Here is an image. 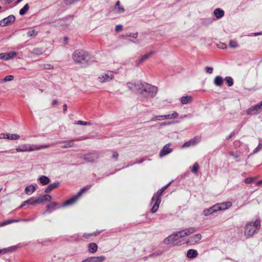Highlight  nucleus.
<instances>
[{
	"label": "nucleus",
	"instance_id": "16",
	"mask_svg": "<svg viewBox=\"0 0 262 262\" xmlns=\"http://www.w3.org/2000/svg\"><path fill=\"white\" fill-rule=\"evenodd\" d=\"M15 20V17L14 15H9L7 17L3 19L0 21V25L1 26H6L13 23Z\"/></svg>",
	"mask_w": 262,
	"mask_h": 262
},
{
	"label": "nucleus",
	"instance_id": "7",
	"mask_svg": "<svg viewBox=\"0 0 262 262\" xmlns=\"http://www.w3.org/2000/svg\"><path fill=\"white\" fill-rule=\"evenodd\" d=\"M256 231L255 227L252 225V223H248L245 227L244 235L247 238L251 237Z\"/></svg>",
	"mask_w": 262,
	"mask_h": 262
},
{
	"label": "nucleus",
	"instance_id": "11",
	"mask_svg": "<svg viewBox=\"0 0 262 262\" xmlns=\"http://www.w3.org/2000/svg\"><path fill=\"white\" fill-rule=\"evenodd\" d=\"M48 147V145H41L36 146L34 149H32L31 147L28 148L26 145H23L21 147H16L15 149L17 152H26L31 151L34 150H39Z\"/></svg>",
	"mask_w": 262,
	"mask_h": 262
},
{
	"label": "nucleus",
	"instance_id": "62",
	"mask_svg": "<svg viewBox=\"0 0 262 262\" xmlns=\"http://www.w3.org/2000/svg\"><path fill=\"white\" fill-rule=\"evenodd\" d=\"M7 225V224L6 221H5V222H3L1 223L0 227L4 226H6Z\"/></svg>",
	"mask_w": 262,
	"mask_h": 262
},
{
	"label": "nucleus",
	"instance_id": "4",
	"mask_svg": "<svg viewBox=\"0 0 262 262\" xmlns=\"http://www.w3.org/2000/svg\"><path fill=\"white\" fill-rule=\"evenodd\" d=\"M163 193V192L160 191V189L158 190L157 192L154 195L151 199V204L155 202L154 205L152 207L150 211L152 213H155L159 207L160 204L161 203V195Z\"/></svg>",
	"mask_w": 262,
	"mask_h": 262
},
{
	"label": "nucleus",
	"instance_id": "19",
	"mask_svg": "<svg viewBox=\"0 0 262 262\" xmlns=\"http://www.w3.org/2000/svg\"><path fill=\"white\" fill-rule=\"evenodd\" d=\"M58 205V203L56 202H51L50 204L47 206L46 212H51V211L57 208V206ZM58 208H59V207H58Z\"/></svg>",
	"mask_w": 262,
	"mask_h": 262
},
{
	"label": "nucleus",
	"instance_id": "18",
	"mask_svg": "<svg viewBox=\"0 0 262 262\" xmlns=\"http://www.w3.org/2000/svg\"><path fill=\"white\" fill-rule=\"evenodd\" d=\"M170 144L168 143L163 147L159 154V156L160 157H163L172 152V149L170 147Z\"/></svg>",
	"mask_w": 262,
	"mask_h": 262
},
{
	"label": "nucleus",
	"instance_id": "51",
	"mask_svg": "<svg viewBox=\"0 0 262 262\" xmlns=\"http://www.w3.org/2000/svg\"><path fill=\"white\" fill-rule=\"evenodd\" d=\"M122 29V26L121 25H117L115 27V31L117 32L120 31Z\"/></svg>",
	"mask_w": 262,
	"mask_h": 262
},
{
	"label": "nucleus",
	"instance_id": "41",
	"mask_svg": "<svg viewBox=\"0 0 262 262\" xmlns=\"http://www.w3.org/2000/svg\"><path fill=\"white\" fill-rule=\"evenodd\" d=\"M37 34L38 32L35 30L29 31L27 33L28 35L30 37L36 36L37 35Z\"/></svg>",
	"mask_w": 262,
	"mask_h": 262
},
{
	"label": "nucleus",
	"instance_id": "21",
	"mask_svg": "<svg viewBox=\"0 0 262 262\" xmlns=\"http://www.w3.org/2000/svg\"><path fill=\"white\" fill-rule=\"evenodd\" d=\"M139 83H132V82H128L127 83V85L128 88L130 90H131L133 92H136L138 93V86H139Z\"/></svg>",
	"mask_w": 262,
	"mask_h": 262
},
{
	"label": "nucleus",
	"instance_id": "39",
	"mask_svg": "<svg viewBox=\"0 0 262 262\" xmlns=\"http://www.w3.org/2000/svg\"><path fill=\"white\" fill-rule=\"evenodd\" d=\"M199 168V165L198 163H195L191 168L193 173H196Z\"/></svg>",
	"mask_w": 262,
	"mask_h": 262
},
{
	"label": "nucleus",
	"instance_id": "15",
	"mask_svg": "<svg viewBox=\"0 0 262 262\" xmlns=\"http://www.w3.org/2000/svg\"><path fill=\"white\" fill-rule=\"evenodd\" d=\"M202 238V235L201 234H196L193 236H190L187 241V244H190L191 245H194L199 242Z\"/></svg>",
	"mask_w": 262,
	"mask_h": 262
},
{
	"label": "nucleus",
	"instance_id": "29",
	"mask_svg": "<svg viewBox=\"0 0 262 262\" xmlns=\"http://www.w3.org/2000/svg\"><path fill=\"white\" fill-rule=\"evenodd\" d=\"M88 249L89 252L92 253H94L97 251L98 246L96 244L94 243H91L89 244Z\"/></svg>",
	"mask_w": 262,
	"mask_h": 262
},
{
	"label": "nucleus",
	"instance_id": "34",
	"mask_svg": "<svg viewBox=\"0 0 262 262\" xmlns=\"http://www.w3.org/2000/svg\"><path fill=\"white\" fill-rule=\"evenodd\" d=\"M6 136V138L11 140H17L20 138V136L17 134H11L7 133Z\"/></svg>",
	"mask_w": 262,
	"mask_h": 262
},
{
	"label": "nucleus",
	"instance_id": "37",
	"mask_svg": "<svg viewBox=\"0 0 262 262\" xmlns=\"http://www.w3.org/2000/svg\"><path fill=\"white\" fill-rule=\"evenodd\" d=\"M225 79L228 86H231L233 85V81L231 77L227 76Z\"/></svg>",
	"mask_w": 262,
	"mask_h": 262
},
{
	"label": "nucleus",
	"instance_id": "1",
	"mask_svg": "<svg viewBox=\"0 0 262 262\" xmlns=\"http://www.w3.org/2000/svg\"><path fill=\"white\" fill-rule=\"evenodd\" d=\"M158 93V88L146 82H140L138 86V94L146 98L155 97Z\"/></svg>",
	"mask_w": 262,
	"mask_h": 262
},
{
	"label": "nucleus",
	"instance_id": "57",
	"mask_svg": "<svg viewBox=\"0 0 262 262\" xmlns=\"http://www.w3.org/2000/svg\"><path fill=\"white\" fill-rule=\"evenodd\" d=\"M218 47L219 48L223 49H225L226 48V46L224 43H221V45H218Z\"/></svg>",
	"mask_w": 262,
	"mask_h": 262
},
{
	"label": "nucleus",
	"instance_id": "22",
	"mask_svg": "<svg viewBox=\"0 0 262 262\" xmlns=\"http://www.w3.org/2000/svg\"><path fill=\"white\" fill-rule=\"evenodd\" d=\"M198 255V253L196 250L189 249L187 251V256L188 258L192 259L196 257Z\"/></svg>",
	"mask_w": 262,
	"mask_h": 262
},
{
	"label": "nucleus",
	"instance_id": "35",
	"mask_svg": "<svg viewBox=\"0 0 262 262\" xmlns=\"http://www.w3.org/2000/svg\"><path fill=\"white\" fill-rule=\"evenodd\" d=\"M262 149V139L259 140L257 146L253 150L252 155L255 154L259 152Z\"/></svg>",
	"mask_w": 262,
	"mask_h": 262
},
{
	"label": "nucleus",
	"instance_id": "30",
	"mask_svg": "<svg viewBox=\"0 0 262 262\" xmlns=\"http://www.w3.org/2000/svg\"><path fill=\"white\" fill-rule=\"evenodd\" d=\"M223 83V78L220 76H217L214 80V83L216 86H221Z\"/></svg>",
	"mask_w": 262,
	"mask_h": 262
},
{
	"label": "nucleus",
	"instance_id": "50",
	"mask_svg": "<svg viewBox=\"0 0 262 262\" xmlns=\"http://www.w3.org/2000/svg\"><path fill=\"white\" fill-rule=\"evenodd\" d=\"M205 70H206V72L209 74H212L213 72V68L211 67H207L205 68Z\"/></svg>",
	"mask_w": 262,
	"mask_h": 262
},
{
	"label": "nucleus",
	"instance_id": "58",
	"mask_svg": "<svg viewBox=\"0 0 262 262\" xmlns=\"http://www.w3.org/2000/svg\"><path fill=\"white\" fill-rule=\"evenodd\" d=\"M119 156L117 152H114L113 154V158L117 159Z\"/></svg>",
	"mask_w": 262,
	"mask_h": 262
},
{
	"label": "nucleus",
	"instance_id": "46",
	"mask_svg": "<svg viewBox=\"0 0 262 262\" xmlns=\"http://www.w3.org/2000/svg\"><path fill=\"white\" fill-rule=\"evenodd\" d=\"M229 46L231 48H235L237 47V44L235 41L231 40L229 42Z\"/></svg>",
	"mask_w": 262,
	"mask_h": 262
},
{
	"label": "nucleus",
	"instance_id": "27",
	"mask_svg": "<svg viewBox=\"0 0 262 262\" xmlns=\"http://www.w3.org/2000/svg\"><path fill=\"white\" fill-rule=\"evenodd\" d=\"M213 13L217 19L222 18L224 15V11L220 8L215 9Z\"/></svg>",
	"mask_w": 262,
	"mask_h": 262
},
{
	"label": "nucleus",
	"instance_id": "20",
	"mask_svg": "<svg viewBox=\"0 0 262 262\" xmlns=\"http://www.w3.org/2000/svg\"><path fill=\"white\" fill-rule=\"evenodd\" d=\"M217 211V210L216 209V207H215V205H214L213 206L210 207L209 208L205 209L203 211V214L205 216H207Z\"/></svg>",
	"mask_w": 262,
	"mask_h": 262
},
{
	"label": "nucleus",
	"instance_id": "47",
	"mask_svg": "<svg viewBox=\"0 0 262 262\" xmlns=\"http://www.w3.org/2000/svg\"><path fill=\"white\" fill-rule=\"evenodd\" d=\"M53 66L50 64H46L43 65V68L46 70L53 69Z\"/></svg>",
	"mask_w": 262,
	"mask_h": 262
},
{
	"label": "nucleus",
	"instance_id": "53",
	"mask_svg": "<svg viewBox=\"0 0 262 262\" xmlns=\"http://www.w3.org/2000/svg\"><path fill=\"white\" fill-rule=\"evenodd\" d=\"M91 185L87 186L81 188L80 190H81L83 193L87 191L91 187Z\"/></svg>",
	"mask_w": 262,
	"mask_h": 262
},
{
	"label": "nucleus",
	"instance_id": "49",
	"mask_svg": "<svg viewBox=\"0 0 262 262\" xmlns=\"http://www.w3.org/2000/svg\"><path fill=\"white\" fill-rule=\"evenodd\" d=\"M20 220L19 219L18 220H9L6 221L7 224H10L13 223H17L20 222Z\"/></svg>",
	"mask_w": 262,
	"mask_h": 262
},
{
	"label": "nucleus",
	"instance_id": "44",
	"mask_svg": "<svg viewBox=\"0 0 262 262\" xmlns=\"http://www.w3.org/2000/svg\"><path fill=\"white\" fill-rule=\"evenodd\" d=\"M33 53L37 55H41L42 53V50L40 48H35L33 51Z\"/></svg>",
	"mask_w": 262,
	"mask_h": 262
},
{
	"label": "nucleus",
	"instance_id": "28",
	"mask_svg": "<svg viewBox=\"0 0 262 262\" xmlns=\"http://www.w3.org/2000/svg\"><path fill=\"white\" fill-rule=\"evenodd\" d=\"M38 199L39 201V204H40L45 202H50L52 199V197L49 194H45L41 197L38 198Z\"/></svg>",
	"mask_w": 262,
	"mask_h": 262
},
{
	"label": "nucleus",
	"instance_id": "40",
	"mask_svg": "<svg viewBox=\"0 0 262 262\" xmlns=\"http://www.w3.org/2000/svg\"><path fill=\"white\" fill-rule=\"evenodd\" d=\"M6 53H7V60H9L10 59L13 58L17 54L16 52H11Z\"/></svg>",
	"mask_w": 262,
	"mask_h": 262
},
{
	"label": "nucleus",
	"instance_id": "3",
	"mask_svg": "<svg viewBox=\"0 0 262 262\" xmlns=\"http://www.w3.org/2000/svg\"><path fill=\"white\" fill-rule=\"evenodd\" d=\"M88 138L89 137L88 136H84L78 138H75L74 139L68 140L61 141L60 142V143L63 144V145L61 146V148L63 149L76 147H77V146L74 144V141H82Z\"/></svg>",
	"mask_w": 262,
	"mask_h": 262
},
{
	"label": "nucleus",
	"instance_id": "2",
	"mask_svg": "<svg viewBox=\"0 0 262 262\" xmlns=\"http://www.w3.org/2000/svg\"><path fill=\"white\" fill-rule=\"evenodd\" d=\"M91 58L90 54L85 51L77 50L72 54L73 60L77 63L88 61Z\"/></svg>",
	"mask_w": 262,
	"mask_h": 262
},
{
	"label": "nucleus",
	"instance_id": "23",
	"mask_svg": "<svg viewBox=\"0 0 262 262\" xmlns=\"http://www.w3.org/2000/svg\"><path fill=\"white\" fill-rule=\"evenodd\" d=\"M192 101V97L191 96H185L181 98V102L183 104H187Z\"/></svg>",
	"mask_w": 262,
	"mask_h": 262
},
{
	"label": "nucleus",
	"instance_id": "8",
	"mask_svg": "<svg viewBox=\"0 0 262 262\" xmlns=\"http://www.w3.org/2000/svg\"><path fill=\"white\" fill-rule=\"evenodd\" d=\"M262 111V101L257 104L252 106L249 108L246 113L249 115H256Z\"/></svg>",
	"mask_w": 262,
	"mask_h": 262
},
{
	"label": "nucleus",
	"instance_id": "13",
	"mask_svg": "<svg viewBox=\"0 0 262 262\" xmlns=\"http://www.w3.org/2000/svg\"><path fill=\"white\" fill-rule=\"evenodd\" d=\"M82 193L83 192L81 190H79L76 195H75L72 198L65 201L60 207H63L64 206L74 204L78 200V199L80 197Z\"/></svg>",
	"mask_w": 262,
	"mask_h": 262
},
{
	"label": "nucleus",
	"instance_id": "6",
	"mask_svg": "<svg viewBox=\"0 0 262 262\" xmlns=\"http://www.w3.org/2000/svg\"><path fill=\"white\" fill-rule=\"evenodd\" d=\"M195 232V229L193 227L188 228L184 230H182L177 232H175L176 236L178 239L188 236Z\"/></svg>",
	"mask_w": 262,
	"mask_h": 262
},
{
	"label": "nucleus",
	"instance_id": "60",
	"mask_svg": "<svg viewBox=\"0 0 262 262\" xmlns=\"http://www.w3.org/2000/svg\"><path fill=\"white\" fill-rule=\"evenodd\" d=\"M94 235V234H87L85 233V234H83V237H84L85 238H88L90 236H92V235Z\"/></svg>",
	"mask_w": 262,
	"mask_h": 262
},
{
	"label": "nucleus",
	"instance_id": "32",
	"mask_svg": "<svg viewBox=\"0 0 262 262\" xmlns=\"http://www.w3.org/2000/svg\"><path fill=\"white\" fill-rule=\"evenodd\" d=\"M114 9L118 13H122L124 12V9L120 6L119 1L116 2Z\"/></svg>",
	"mask_w": 262,
	"mask_h": 262
},
{
	"label": "nucleus",
	"instance_id": "33",
	"mask_svg": "<svg viewBox=\"0 0 262 262\" xmlns=\"http://www.w3.org/2000/svg\"><path fill=\"white\" fill-rule=\"evenodd\" d=\"M25 203H27L28 205H35L37 204H39V201L38 198L36 199H34L33 198H31L30 199L25 201Z\"/></svg>",
	"mask_w": 262,
	"mask_h": 262
},
{
	"label": "nucleus",
	"instance_id": "43",
	"mask_svg": "<svg viewBox=\"0 0 262 262\" xmlns=\"http://www.w3.org/2000/svg\"><path fill=\"white\" fill-rule=\"evenodd\" d=\"M74 124H77V125H86L90 124V123L88 122L80 121V120L78 121H75L74 123Z\"/></svg>",
	"mask_w": 262,
	"mask_h": 262
},
{
	"label": "nucleus",
	"instance_id": "25",
	"mask_svg": "<svg viewBox=\"0 0 262 262\" xmlns=\"http://www.w3.org/2000/svg\"><path fill=\"white\" fill-rule=\"evenodd\" d=\"M36 187L35 185L31 184L25 188V191L27 194L31 195L35 190Z\"/></svg>",
	"mask_w": 262,
	"mask_h": 262
},
{
	"label": "nucleus",
	"instance_id": "26",
	"mask_svg": "<svg viewBox=\"0 0 262 262\" xmlns=\"http://www.w3.org/2000/svg\"><path fill=\"white\" fill-rule=\"evenodd\" d=\"M59 184V182H55L52 184H50L48 186V187L46 188L45 192L46 193H48L51 191L53 189L56 188L58 186Z\"/></svg>",
	"mask_w": 262,
	"mask_h": 262
},
{
	"label": "nucleus",
	"instance_id": "14",
	"mask_svg": "<svg viewBox=\"0 0 262 262\" xmlns=\"http://www.w3.org/2000/svg\"><path fill=\"white\" fill-rule=\"evenodd\" d=\"M104 256H92L88 257L81 261V262H103L105 260Z\"/></svg>",
	"mask_w": 262,
	"mask_h": 262
},
{
	"label": "nucleus",
	"instance_id": "10",
	"mask_svg": "<svg viewBox=\"0 0 262 262\" xmlns=\"http://www.w3.org/2000/svg\"><path fill=\"white\" fill-rule=\"evenodd\" d=\"M178 116V114L176 112H174L171 114L161 115V116H154L151 120L153 121H162L164 120L174 119Z\"/></svg>",
	"mask_w": 262,
	"mask_h": 262
},
{
	"label": "nucleus",
	"instance_id": "31",
	"mask_svg": "<svg viewBox=\"0 0 262 262\" xmlns=\"http://www.w3.org/2000/svg\"><path fill=\"white\" fill-rule=\"evenodd\" d=\"M39 181L42 185H45L49 183L50 179L47 176H41L39 177Z\"/></svg>",
	"mask_w": 262,
	"mask_h": 262
},
{
	"label": "nucleus",
	"instance_id": "17",
	"mask_svg": "<svg viewBox=\"0 0 262 262\" xmlns=\"http://www.w3.org/2000/svg\"><path fill=\"white\" fill-rule=\"evenodd\" d=\"M215 207H216V209L217 211L225 210L232 206V203L231 202H226L222 203H219L215 205Z\"/></svg>",
	"mask_w": 262,
	"mask_h": 262
},
{
	"label": "nucleus",
	"instance_id": "54",
	"mask_svg": "<svg viewBox=\"0 0 262 262\" xmlns=\"http://www.w3.org/2000/svg\"><path fill=\"white\" fill-rule=\"evenodd\" d=\"M170 182L163 186L161 189H160V191L162 192H164V191L167 188V187L170 184Z\"/></svg>",
	"mask_w": 262,
	"mask_h": 262
},
{
	"label": "nucleus",
	"instance_id": "12",
	"mask_svg": "<svg viewBox=\"0 0 262 262\" xmlns=\"http://www.w3.org/2000/svg\"><path fill=\"white\" fill-rule=\"evenodd\" d=\"M201 141L200 136H195L193 138L189 140V141L185 142L182 146V148H186L191 146H194L199 143Z\"/></svg>",
	"mask_w": 262,
	"mask_h": 262
},
{
	"label": "nucleus",
	"instance_id": "63",
	"mask_svg": "<svg viewBox=\"0 0 262 262\" xmlns=\"http://www.w3.org/2000/svg\"><path fill=\"white\" fill-rule=\"evenodd\" d=\"M67 104H64L63 105V110L64 111H67Z\"/></svg>",
	"mask_w": 262,
	"mask_h": 262
},
{
	"label": "nucleus",
	"instance_id": "61",
	"mask_svg": "<svg viewBox=\"0 0 262 262\" xmlns=\"http://www.w3.org/2000/svg\"><path fill=\"white\" fill-rule=\"evenodd\" d=\"M234 135V132H232L229 135V136L228 137V138H227V139L231 138L232 136H233Z\"/></svg>",
	"mask_w": 262,
	"mask_h": 262
},
{
	"label": "nucleus",
	"instance_id": "38",
	"mask_svg": "<svg viewBox=\"0 0 262 262\" xmlns=\"http://www.w3.org/2000/svg\"><path fill=\"white\" fill-rule=\"evenodd\" d=\"M14 79V76L12 75H9L5 77V78L2 80L3 82H7L10 81Z\"/></svg>",
	"mask_w": 262,
	"mask_h": 262
},
{
	"label": "nucleus",
	"instance_id": "36",
	"mask_svg": "<svg viewBox=\"0 0 262 262\" xmlns=\"http://www.w3.org/2000/svg\"><path fill=\"white\" fill-rule=\"evenodd\" d=\"M29 7L28 4H26L19 11V14L23 15L25 14L29 10Z\"/></svg>",
	"mask_w": 262,
	"mask_h": 262
},
{
	"label": "nucleus",
	"instance_id": "24",
	"mask_svg": "<svg viewBox=\"0 0 262 262\" xmlns=\"http://www.w3.org/2000/svg\"><path fill=\"white\" fill-rule=\"evenodd\" d=\"M154 52L153 51H151L149 53L144 55L137 63V66H138L140 64L142 63L145 60L148 59L154 54Z\"/></svg>",
	"mask_w": 262,
	"mask_h": 262
},
{
	"label": "nucleus",
	"instance_id": "56",
	"mask_svg": "<svg viewBox=\"0 0 262 262\" xmlns=\"http://www.w3.org/2000/svg\"><path fill=\"white\" fill-rule=\"evenodd\" d=\"M230 155L232 156L234 158L236 159L238 157V156L237 154L234 153V152H231Z\"/></svg>",
	"mask_w": 262,
	"mask_h": 262
},
{
	"label": "nucleus",
	"instance_id": "59",
	"mask_svg": "<svg viewBox=\"0 0 262 262\" xmlns=\"http://www.w3.org/2000/svg\"><path fill=\"white\" fill-rule=\"evenodd\" d=\"M6 136V134H0V139H5Z\"/></svg>",
	"mask_w": 262,
	"mask_h": 262
},
{
	"label": "nucleus",
	"instance_id": "64",
	"mask_svg": "<svg viewBox=\"0 0 262 262\" xmlns=\"http://www.w3.org/2000/svg\"><path fill=\"white\" fill-rule=\"evenodd\" d=\"M262 184V180H260V181H258V182H257L256 183V185H259L260 184Z\"/></svg>",
	"mask_w": 262,
	"mask_h": 262
},
{
	"label": "nucleus",
	"instance_id": "5",
	"mask_svg": "<svg viewBox=\"0 0 262 262\" xmlns=\"http://www.w3.org/2000/svg\"><path fill=\"white\" fill-rule=\"evenodd\" d=\"M179 239L176 236L175 232H173L168 236L166 237L163 241V243L165 245H169L173 244L175 246H181L182 244L180 241H178Z\"/></svg>",
	"mask_w": 262,
	"mask_h": 262
},
{
	"label": "nucleus",
	"instance_id": "48",
	"mask_svg": "<svg viewBox=\"0 0 262 262\" xmlns=\"http://www.w3.org/2000/svg\"><path fill=\"white\" fill-rule=\"evenodd\" d=\"M0 59H4L7 60V53H0Z\"/></svg>",
	"mask_w": 262,
	"mask_h": 262
},
{
	"label": "nucleus",
	"instance_id": "42",
	"mask_svg": "<svg viewBox=\"0 0 262 262\" xmlns=\"http://www.w3.org/2000/svg\"><path fill=\"white\" fill-rule=\"evenodd\" d=\"M252 225L255 227V229L257 230L260 228V222L259 220H256L254 222V223H252Z\"/></svg>",
	"mask_w": 262,
	"mask_h": 262
},
{
	"label": "nucleus",
	"instance_id": "55",
	"mask_svg": "<svg viewBox=\"0 0 262 262\" xmlns=\"http://www.w3.org/2000/svg\"><path fill=\"white\" fill-rule=\"evenodd\" d=\"M2 152V153H10V154H14V152L13 151V150H5V151H0V153Z\"/></svg>",
	"mask_w": 262,
	"mask_h": 262
},
{
	"label": "nucleus",
	"instance_id": "45",
	"mask_svg": "<svg viewBox=\"0 0 262 262\" xmlns=\"http://www.w3.org/2000/svg\"><path fill=\"white\" fill-rule=\"evenodd\" d=\"M254 180V178L252 177L247 178L244 180V182L246 184H250Z\"/></svg>",
	"mask_w": 262,
	"mask_h": 262
},
{
	"label": "nucleus",
	"instance_id": "52",
	"mask_svg": "<svg viewBox=\"0 0 262 262\" xmlns=\"http://www.w3.org/2000/svg\"><path fill=\"white\" fill-rule=\"evenodd\" d=\"M144 161V159H141L140 160L138 161H136L134 163H133V164L129 165V166H132L133 165H135V164H140V163H142L143 161ZM129 166V165H127V167Z\"/></svg>",
	"mask_w": 262,
	"mask_h": 262
},
{
	"label": "nucleus",
	"instance_id": "9",
	"mask_svg": "<svg viewBox=\"0 0 262 262\" xmlns=\"http://www.w3.org/2000/svg\"><path fill=\"white\" fill-rule=\"evenodd\" d=\"M114 78V73L112 71H107L106 73H102L99 77V81L101 83L110 81Z\"/></svg>",
	"mask_w": 262,
	"mask_h": 262
}]
</instances>
